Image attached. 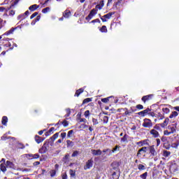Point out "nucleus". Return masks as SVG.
Wrapping results in <instances>:
<instances>
[{
	"mask_svg": "<svg viewBox=\"0 0 179 179\" xmlns=\"http://www.w3.org/2000/svg\"><path fill=\"white\" fill-rule=\"evenodd\" d=\"M39 6H37V4H34L31 6L29 7V9L31 10V12H34V10H36V9H37L38 8H39Z\"/></svg>",
	"mask_w": 179,
	"mask_h": 179,
	"instance_id": "nucleus-15",
	"label": "nucleus"
},
{
	"mask_svg": "<svg viewBox=\"0 0 179 179\" xmlns=\"http://www.w3.org/2000/svg\"><path fill=\"white\" fill-rule=\"evenodd\" d=\"M172 148L177 149V148H178V143H173L171 144Z\"/></svg>",
	"mask_w": 179,
	"mask_h": 179,
	"instance_id": "nucleus-48",
	"label": "nucleus"
},
{
	"mask_svg": "<svg viewBox=\"0 0 179 179\" xmlns=\"http://www.w3.org/2000/svg\"><path fill=\"white\" fill-rule=\"evenodd\" d=\"M107 152H109L108 156H111V150H110V148L104 149L102 150L103 153H107Z\"/></svg>",
	"mask_w": 179,
	"mask_h": 179,
	"instance_id": "nucleus-33",
	"label": "nucleus"
},
{
	"mask_svg": "<svg viewBox=\"0 0 179 179\" xmlns=\"http://www.w3.org/2000/svg\"><path fill=\"white\" fill-rule=\"evenodd\" d=\"M132 113H134V110H128L127 108L125 109V112H124L125 115H131Z\"/></svg>",
	"mask_w": 179,
	"mask_h": 179,
	"instance_id": "nucleus-31",
	"label": "nucleus"
},
{
	"mask_svg": "<svg viewBox=\"0 0 179 179\" xmlns=\"http://www.w3.org/2000/svg\"><path fill=\"white\" fill-rule=\"evenodd\" d=\"M110 97L108 98H103L101 99L102 103H108V100H109Z\"/></svg>",
	"mask_w": 179,
	"mask_h": 179,
	"instance_id": "nucleus-46",
	"label": "nucleus"
},
{
	"mask_svg": "<svg viewBox=\"0 0 179 179\" xmlns=\"http://www.w3.org/2000/svg\"><path fill=\"white\" fill-rule=\"evenodd\" d=\"M168 129L169 130V132L172 134H176L177 131V123L173 124L171 125H169L168 127Z\"/></svg>",
	"mask_w": 179,
	"mask_h": 179,
	"instance_id": "nucleus-5",
	"label": "nucleus"
},
{
	"mask_svg": "<svg viewBox=\"0 0 179 179\" xmlns=\"http://www.w3.org/2000/svg\"><path fill=\"white\" fill-rule=\"evenodd\" d=\"M158 118H159V120H163L164 118V115L159 113V115H158Z\"/></svg>",
	"mask_w": 179,
	"mask_h": 179,
	"instance_id": "nucleus-57",
	"label": "nucleus"
},
{
	"mask_svg": "<svg viewBox=\"0 0 179 179\" xmlns=\"http://www.w3.org/2000/svg\"><path fill=\"white\" fill-rule=\"evenodd\" d=\"M38 164H40V162H34V166H38Z\"/></svg>",
	"mask_w": 179,
	"mask_h": 179,
	"instance_id": "nucleus-64",
	"label": "nucleus"
},
{
	"mask_svg": "<svg viewBox=\"0 0 179 179\" xmlns=\"http://www.w3.org/2000/svg\"><path fill=\"white\" fill-rule=\"evenodd\" d=\"M136 145H138V146H143L144 145H146V141L138 142L136 143Z\"/></svg>",
	"mask_w": 179,
	"mask_h": 179,
	"instance_id": "nucleus-32",
	"label": "nucleus"
},
{
	"mask_svg": "<svg viewBox=\"0 0 179 179\" xmlns=\"http://www.w3.org/2000/svg\"><path fill=\"white\" fill-rule=\"evenodd\" d=\"M0 169L3 173H5V171H6V169H13V170H15L16 166L13 162L10 161H6L5 159L3 158L0 161Z\"/></svg>",
	"mask_w": 179,
	"mask_h": 179,
	"instance_id": "nucleus-1",
	"label": "nucleus"
},
{
	"mask_svg": "<svg viewBox=\"0 0 179 179\" xmlns=\"http://www.w3.org/2000/svg\"><path fill=\"white\" fill-rule=\"evenodd\" d=\"M38 15V13H33L30 19H34V17H36V16H37Z\"/></svg>",
	"mask_w": 179,
	"mask_h": 179,
	"instance_id": "nucleus-52",
	"label": "nucleus"
},
{
	"mask_svg": "<svg viewBox=\"0 0 179 179\" xmlns=\"http://www.w3.org/2000/svg\"><path fill=\"white\" fill-rule=\"evenodd\" d=\"M99 30L100 31H101V33H107V27H106V25H103Z\"/></svg>",
	"mask_w": 179,
	"mask_h": 179,
	"instance_id": "nucleus-27",
	"label": "nucleus"
},
{
	"mask_svg": "<svg viewBox=\"0 0 179 179\" xmlns=\"http://www.w3.org/2000/svg\"><path fill=\"white\" fill-rule=\"evenodd\" d=\"M78 155H79V151H74L72 154V157H76V156H78Z\"/></svg>",
	"mask_w": 179,
	"mask_h": 179,
	"instance_id": "nucleus-45",
	"label": "nucleus"
},
{
	"mask_svg": "<svg viewBox=\"0 0 179 179\" xmlns=\"http://www.w3.org/2000/svg\"><path fill=\"white\" fill-rule=\"evenodd\" d=\"M157 146H159L160 145V138H157Z\"/></svg>",
	"mask_w": 179,
	"mask_h": 179,
	"instance_id": "nucleus-58",
	"label": "nucleus"
},
{
	"mask_svg": "<svg viewBox=\"0 0 179 179\" xmlns=\"http://www.w3.org/2000/svg\"><path fill=\"white\" fill-rule=\"evenodd\" d=\"M178 115V113L177 111H173L172 113L169 115V118H174V117H177Z\"/></svg>",
	"mask_w": 179,
	"mask_h": 179,
	"instance_id": "nucleus-25",
	"label": "nucleus"
},
{
	"mask_svg": "<svg viewBox=\"0 0 179 179\" xmlns=\"http://www.w3.org/2000/svg\"><path fill=\"white\" fill-rule=\"evenodd\" d=\"M69 174H70V176L72 178H75V177L76 176V171L73 170V169H70L69 170Z\"/></svg>",
	"mask_w": 179,
	"mask_h": 179,
	"instance_id": "nucleus-18",
	"label": "nucleus"
},
{
	"mask_svg": "<svg viewBox=\"0 0 179 179\" xmlns=\"http://www.w3.org/2000/svg\"><path fill=\"white\" fill-rule=\"evenodd\" d=\"M162 155H163L164 157H169V156H170V155H171V152L170 151L164 150Z\"/></svg>",
	"mask_w": 179,
	"mask_h": 179,
	"instance_id": "nucleus-19",
	"label": "nucleus"
},
{
	"mask_svg": "<svg viewBox=\"0 0 179 179\" xmlns=\"http://www.w3.org/2000/svg\"><path fill=\"white\" fill-rule=\"evenodd\" d=\"M92 122L93 125H97L99 124V121L97 120V119L95 118H92Z\"/></svg>",
	"mask_w": 179,
	"mask_h": 179,
	"instance_id": "nucleus-41",
	"label": "nucleus"
},
{
	"mask_svg": "<svg viewBox=\"0 0 179 179\" xmlns=\"http://www.w3.org/2000/svg\"><path fill=\"white\" fill-rule=\"evenodd\" d=\"M50 177H55V174H57V171L51 170L50 171Z\"/></svg>",
	"mask_w": 179,
	"mask_h": 179,
	"instance_id": "nucleus-34",
	"label": "nucleus"
},
{
	"mask_svg": "<svg viewBox=\"0 0 179 179\" xmlns=\"http://www.w3.org/2000/svg\"><path fill=\"white\" fill-rule=\"evenodd\" d=\"M90 16H92V17H93V16H94V15H97V10H96V8H93L90 11Z\"/></svg>",
	"mask_w": 179,
	"mask_h": 179,
	"instance_id": "nucleus-24",
	"label": "nucleus"
},
{
	"mask_svg": "<svg viewBox=\"0 0 179 179\" xmlns=\"http://www.w3.org/2000/svg\"><path fill=\"white\" fill-rule=\"evenodd\" d=\"M152 99H153V94H149L143 96L141 100L143 103H146V101H149V100H152Z\"/></svg>",
	"mask_w": 179,
	"mask_h": 179,
	"instance_id": "nucleus-6",
	"label": "nucleus"
},
{
	"mask_svg": "<svg viewBox=\"0 0 179 179\" xmlns=\"http://www.w3.org/2000/svg\"><path fill=\"white\" fill-rule=\"evenodd\" d=\"M93 18V16L90 15V14L88 15V16L86 17V20H91V19Z\"/></svg>",
	"mask_w": 179,
	"mask_h": 179,
	"instance_id": "nucleus-54",
	"label": "nucleus"
},
{
	"mask_svg": "<svg viewBox=\"0 0 179 179\" xmlns=\"http://www.w3.org/2000/svg\"><path fill=\"white\" fill-rule=\"evenodd\" d=\"M136 108H138V110H143V106L138 104L136 106Z\"/></svg>",
	"mask_w": 179,
	"mask_h": 179,
	"instance_id": "nucleus-49",
	"label": "nucleus"
},
{
	"mask_svg": "<svg viewBox=\"0 0 179 179\" xmlns=\"http://www.w3.org/2000/svg\"><path fill=\"white\" fill-rule=\"evenodd\" d=\"M47 150H48V144H47V143H45L43 147L39 150V153H45Z\"/></svg>",
	"mask_w": 179,
	"mask_h": 179,
	"instance_id": "nucleus-8",
	"label": "nucleus"
},
{
	"mask_svg": "<svg viewBox=\"0 0 179 179\" xmlns=\"http://www.w3.org/2000/svg\"><path fill=\"white\" fill-rule=\"evenodd\" d=\"M113 15H114V13H108V14L104 15L103 17H105V19H110Z\"/></svg>",
	"mask_w": 179,
	"mask_h": 179,
	"instance_id": "nucleus-23",
	"label": "nucleus"
},
{
	"mask_svg": "<svg viewBox=\"0 0 179 179\" xmlns=\"http://www.w3.org/2000/svg\"><path fill=\"white\" fill-rule=\"evenodd\" d=\"M149 111H150V109L147 108L143 111L139 112L138 114V115H141V117H145V115L146 114H148V113H149Z\"/></svg>",
	"mask_w": 179,
	"mask_h": 179,
	"instance_id": "nucleus-13",
	"label": "nucleus"
},
{
	"mask_svg": "<svg viewBox=\"0 0 179 179\" xmlns=\"http://www.w3.org/2000/svg\"><path fill=\"white\" fill-rule=\"evenodd\" d=\"M120 148H121L120 145H115V147L111 150V155H113V153H115L117 150H120Z\"/></svg>",
	"mask_w": 179,
	"mask_h": 179,
	"instance_id": "nucleus-22",
	"label": "nucleus"
},
{
	"mask_svg": "<svg viewBox=\"0 0 179 179\" xmlns=\"http://www.w3.org/2000/svg\"><path fill=\"white\" fill-rule=\"evenodd\" d=\"M103 6H101L100 4H97L96 6V9H99V10H101V9H103Z\"/></svg>",
	"mask_w": 179,
	"mask_h": 179,
	"instance_id": "nucleus-51",
	"label": "nucleus"
},
{
	"mask_svg": "<svg viewBox=\"0 0 179 179\" xmlns=\"http://www.w3.org/2000/svg\"><path fill=\"white\" fill-rule=\"evenodd\" d=\"M122 142H128V135L124 134V136L121 138Z\"/></svg>",
	"mask_w": 179,
	"mask_h": 179,
	"instance_id": "nucleus-29",
	"label": "nucleus"
},
{
	"mask_svg": "<svg viewBox=\"0 0 179 179\" xmlns=\"http://www.w3.org/2000/svg\"><path fill=\"white\" fill-rule=\"evenodd\" d=\"M19 3V0H13L11 1V5L10 6V8H5L4 7H0V12H8V10H9L11 8H13V6H15V5H17V3Z\"/></svg>",
	"mask_w": 179,
	"mask_h": 179,
	"instance_id": "nucleus-4",
	"label": "nucleus"
},
{
	"mask_svg": "<svg viewBox=\"0 0 179 179\" xmlns=\"http://www.w3.org/2000/svg\"><path fill=\"white\" fill-rule=\"evenodd\" d=\"M61 138L62 139H65V138H66V133H65V132L62 133L61 134Z\"/></svg>",
	"mask_w": 179,
	"mask_h": 179,
	"instance_id": "nucleus-53",
	"label": "nucleus"
},
{
	"mask_svg": "<svg viewBox=\"0 0 179 179\" xmlns=\"http://www.w3.org/2000/svg\"><path fill=\"white\" fill-rule=\"evenodd\" d=\"M2 124L3 125H6L7 122H8V117L6 116H3L2 117V120H1Z\"/></svg>",
	"mask_w": 179,
	"mask_h": 179,
	"instance_id": "nucleus-21",
	"label": "nucleus"
},
{
	"mask_svg": "<svg viewBox=\"0 0 179 179\" xmlns=\"http://www.w3.org/2000/svg\"><path fill=\"white\" fill-rule=\"evenodd\" d=\"M101 20H102V22H107V18L104 17V16L101 17Z\"/></svg>",
	"mask_w": 179,
	"mask_h": 179,
	"instance_id": "nucleus-59",
	"label": "nucleus"
},
{
	"mask_svg": "<svg viewBox=\"0 0 179 179\" xmlns=\"http://www.w3.org/2000/svg\"><path fill=\"white\" fill-rule=\"evenodd\" d=\"M69 159V155L67 154V155H66L65 157H64V160H68Z\"/></svg>",
	"mask_w": 179,
	"mask_h": 179,
	"instance_id": "nucleus-60",
	"label": "nucleus"
},
{
	"mask_svg": "<svg viewBox=\"0 0 179 179\" xmlns=\"http://www.w3.org/2000/svg\"><path fill=\"white\" fill-rule=\"evenodd\" d=\"M80 122H86V119L85 118H80Z\"/></svg>",
	"mask_w": 179,
	"mask_h": 179,
	"instance_id": "nucleus-61",
	"label": "nucleus"
},
{
	"mask_svg": "<svg viewBox=\"0 0 179 179\" xmlns=\"http://www.w3.org/2000/svg\"><path fill=\"white\" fill-rule=\"evenodd\" d=\"M63 16H64V17H66V18L69 17V16H71V11L69 10H66L63 13Z\"/></svg>",
	"mask_w": 179,
	"mask_h": 179,
	"instance_id": "nucleus-17",
	"label": "nucleus"
},
{
	"mask_svg": "<svg viewBox=\"0 0 179 179\" xmlns=\"http://www.w3.org/2000/svg\"><path fill=\"white\" fill-rule=\"evenodd\" d=\"M170 121V119H169V117H166L164 122L161 123L159 125L160 127H162V128H166V127H167V125H169V122Z\"/></svg>",
	"mask_w": 179,
	"mask_h": 179,
	"instance_id": "nucleus-11",
	"label": "nucleus"
},
{
	"mask_svg": "<svg viewBox=\"0 0 179 179\" xmlns=\"http://www.w3.org/2000/svg\"><path fill=\"white\" fill-rule=\"evenodd\" d=\"M103 121L104 124H107L108 122V116H104L103 119Z\"/></svg>",
	"mask_w": 179,
	"mask_h": 179,
	"instance_id": "nucleus-42",
	"label": "nucleus"
},
{
	"mask_svg": "<svg viewBox=\"0 0 179 179\" xmlns=\"http://www.w3.org/2000/svg\"><path fill=\"white\" fill-rule=\"evenodd\" d=\"M90 167H93V160L90 159L86 162V165L84 166L85 170H87L90 169Z\"/></svg>",
	"mask_w": 179,
	"mask_h": 179,
	"instance_id": "nucleus-7",
	"label": "nucleus"
},
{
	"mask_svg": "<svg viewBox=\"0 0 179 179\" xmlns=\"http://www.w3.org/2000/svg\"><path fill=\"white\" fill-rule=\"evenodd\" d=\"M141 178L142 179H146L148 177V172H145L140 176Z\"/></svg>",
	"mask_w": 179,
	"mask_h": 179,
	"instance_id": "nucleus-37",
	"label": "nucleus"
},
{
	"mask_svg": "<svg viewBox=\"0 0 179 179\" xmlns=\"http://www.w3.org/2000/svg\"><path fill=\"white\" fill-rule=\"evenodd\" d=\"M164 135L166 136H169V135H171V133L169 131V129L164 131Z\"/></svg>",
	"mask_w": 179,
	"mask_h": 179,
	"instance_id": "nucleus-38",
	"label": "nucleus"
},
{
	"mask_svg": "<svg viewBox=\"0 0 179 179\" xmlns=\"http://www.w3.org/2000/svg\"><path fill=\"white\" fill-rule=\"evenodd\" d=\"M148 150V147H143L140 150H138V153H137V157H141V155L143 153H146Z\"/></svg>",
	"mask_w": 179,
	"mask_h": 179,
	"instance_id": "nucleus-9",
	"label": "nucleus"
},
{
	"mask_svg": "<svg viewBox=\"0 0 179 179\" xmlns=\"http://www.w3.org/2000/svg\"><path fill=\"white\" fill-rule=\"evenodd\" d=\"M8 15L9 16H13L15 15V10H10Z\"/></svg>",
	"mask_w": 179,
	"mask_h": 179,
	"instance_id": "nucleus-47",
	"label": "nucleus"
},
{
	"mask_svg": "<svg viewBox=\"0 0 179 179\" xmlns=\"http://www.w3.org/2000/svg\"><path fill=\"white\" fill-rule=\"evenodd\" d=\"M99 5H101V6H104V0H101L99 3Z\"/></svg>",
	"mask_w": 179,
	"mask_h": 179,
	"instance_id": "nucleus-62",
	"label": "nucleus"
},
{
	"mask_svg": "<svg viewBox=\"0 0 179 179\" xmlns=\"http://www.w3.org/2000/svg\"><path fill=\"white\" fill-rule=\"evenodd\" d=\"M91 23H100V20L99 19L94 20L91 22Z\"/></svg>",
	"mask_w": 179,
	"mask_h": 179,
	"instance_id": "nucleus-55",
	"label": "nucleus"
},
{
	"mask_svg": "<svg viewBox=\"0 0 179 179\" xmlns=\"http://www.w3.org/2000/svg\"><path fill=\"white\" fill-rule=\"evenodd\" d=\"M143 127L144 128H152L153 127V122L150 119L145 118L143 120Z\"/></svg>",
	"mask_w": 179,
	"mask_h": 179,
	"instance_id": "nucleus-3",
	"label": "nucleus"
},
{
	"mask_svg": "<svg viewBox=\"0 0 179 179\" xmlns=\"http://www.w3.org/2000/svg\"><path fill=\"white\" fill-rule=\"evenodd\" d=\"M59 135V133H56L52 137L51 139L52 141H55V139H57V138H58V136Z\"/></svg>",
	"mask_w": 179,
	"mask_h": 179,
	"instance_id": "nucleus-36",
	"label": "nucleus"
},
{
	"mask_svg": "<svg viewBox=\"0 0 179 179\" xmlns=\"http://www.w3.org/2000/svg\"><path fill=\"white\" fill-rule=\"evenodd\" d=\"M150 153L152 155V156H156L157 155L154 145L150 147Z\"/></svg>",
	"mask_w": 179,
	"mask_h": 179,
	"instance_id": "nucleus-12",
	"label": "nucleus"
},
{
	"mask_svg": "<svg viewBox=\"0 0 179 179\" xmlns=\"http://www.w3.org/2000/svg\"><path fill=\"white\" fill-rule=\"evenodd\" d=\"M55 130V128L54 127H51L49 130V132L51 133V132H54V131Z\"/></svg>",
	"mask_w": 179,
	"mask_h": 179,
	"instance_id": "nucleus-63",
	"label": "nucleus"
},
{
	"mask_svg": "<svg viewBox=\"0 0 179 179\" xmlns=\"http://www.w3.org/2000/svg\"><path fill=\"white\" fill-rule=\"evenodd\" d=\"M138 170H145L146 167L143 164H138Z\"/></svg>",
	"mask_w": 179,
	"mask_h": 179,
	"instance_id": "nucleus-35",
	"label": "nucleus"
},
{
	"mask_svg": "<svg viewBox=\"0 0 179 179\" xmlns=\"http://www.w3.org/2000/svg\"><path fill=\"white\" fill-rule=\"evenodd\" d=\"M16 30V28H11L10 30L4 33V36H10V34H13V31Z\"/></svg>",
	"mask_w": 179,
	"mask_h": 179,
	"instance_id": "nucleus-16",
	"label": "nucleus"
},
{
	"mask_svg": "<svg viewBox=\"0 0 179 179\" xmlns=\"http://www.w3.org/2000/svg\"><path fill=\"white\" fill-rule=\"evenodd\" d=\"M67 146H73V142H72L71 140L66 141Z\"/></svg>",
	"mask_w": 179,
	"mask_h": 179,
	"instance_id": "nucleus-39",
	"label": "nucleus"
},
{
	"mask_svg": "<svg viewBox=\"0 0 179 179\" xmlns=\"http://www.w3.org/2000/svg\"><path fill=\"white\" fill-rule=\"evenodd\" d=\"M90 101H92V99L91 98H87V99L83 100V104H87V103H90Z\"/></svg>",
	"mask_w": 179,
	"mask_h": 179,
	"instance_id": "nucleus-30",
	"label": "nucleus"
},
{
	"mask_svg": "<svg viewBox=\"0 0 179 179\" xmlns=\"http://www.w3.org/2000/svg\"><path fill=\"white\" fill-rule=\"evenodd\" d=\"M160 129H162L157 124L150 131V134L152 135V138H159L160 136V134H159Z\"/></svg>",
	"mask_w": 179,
	"mask_h": 179,
	"instance_id": "nucleus-2",
	"label": "nucleus"
},
{
	"mask_svg": "<svg viewBox=\"0 0 179 179\" xmlns=\"http://www.w3.org/2000/svg\"><path fill=\"white\" fill-rule=\"evenodd\" d=\"M62 125L64 127H68V125H69V123H68V121L66 120H64L62 122Z\"/></svg>",
	"mask_w": 179,
	"mask_h": 179,
	"instance_id": "nucleus-43",
	"label": "nucleus"
},
{
	"mask_svg": "<svg viewBox=\"0 0 179 179\" xmlns=\"http://www.w3.org/2000/svg\"><path fill=\"white\" fill-rule=\"evenodd\" d=\"M27 157H32V159H38V157H40V155H38V154H35V155L28 154Z\"/></svg>",
	"mask_w": 179,
	"mask_h": 179,
	"instance_id": "nucleus-20",
	"label": "nucleus"
},
{
	"mask_svg": "<svg viewBox=\"0 0 179 179\" xmlns=\"http://www.w3.org/2000/svg\"><path fill=\"white\" fill-rule=\"evenodd\" d=\"M35 141H36V143H41V142H43V141H44V138H43L41 136H36Z\"/></svg>",
	"mask_w": 179,
	"mask_h": 179,
	"instance_id": "nucleus-14",
	"label": "nucleus"
},
{
	"mask_svg": "<svg viewBox=\"0 0 179 179\" xmlns=\"http://www.w3.org/2000/svg\"><path fill=\"white\" fill-rule=\"evenodd\" d=\"M80 93H83V89H80L76 92L75 96H77V97H79Z\"/></svg>",
	"mask_w": 179,
	"mask_h": 179,
	"instance_id": "nucleus-28",
	"label": "nucleus"
},
{
	"mask_svg": "<svg viewBox=\"0 0 179 179\" xmlns=\"http://www.w3.org/2000/svg\"><path fill=\"white\" fill-rule=\"evenodd\" d=\"M62 179H68V175H66V173H64L62 176Z\"/></svg>",
	"mask_w": 179,
	"mask_h": 179,
	"instance_id": "nucleus-56",
	"label": "nucleus"
},
{
	"mask_svg": "<svg viewBox=\"0 0 179 179\" xmlns=\"http://www.w3.org/2000/svg\"><path fill=\"white\" fill-rule=\"evenodd\" d=\"M85 118H87L90 115V110H86L84 113Z\"/></svg>",
	"mask_w": 179,
	"mask_h": 179,
	"instance_id": "nucleus-40",
	"label": "nucleus"
},
{
	"mask_svg": "<svg viewBox=\"0 0 179 179\" xmlns=\"http://www.w3.org/2000/svg\"><path fill=\"white\" fill-rule=\"evenodd\" d=\"M48 10H50V8L49 7L43 8L42 10V12H43V13H47V12H48Z\"/></svg>",
	"mask_w": 179,
	"mask_h": 179,
	"instance_id": "nucleus-50",
	"label": "nucleus"
},
{
	"mask_svg": "<svg viewBox=\"0 0 179 179\" xmlns=\"http://www.w3.org/2000/svg\"><path fill=\"white\" fill-rule=\"evenodd\" d=\"M72 134H73V130L69 131L67 134V138H71V136H72Z\"/></svg>",
	"mask_w": 179,
	"mask_h": 179,
	"instance_id": "nucleus-44",
	"label": "nucleus"
},
{
	"mask_svg": "<svg viewBox=\"0 0 179 179\" xmlns=\"http://www.w3.org/2000/svg\"><path fill=\"white\" fill-rule=\"evenodd\" d=\"M91 152L92 155H93V156H100L101 155V153H103V152H101V150H91Z\"/></svg>",
	"mask_w": 179,
	"mask_h": 179,
	"instance_id": "nucleus-10",
	"label": "nucleus"
},
{
	"mask_svg": "<svg viewBox=\"0 0 179 179\" xmlns=\"http://www.w3.org/2000/svg\"><path fill=\"white\" fill-rule=\"evenodd\" d=\"M162 111H163L164 114H169V113H170V109L169 108L164 107L162 108Z\"/></svg>",
	"mask_w": 179,
	"mask_h": 179,
	"instance_id": "nucleus-26",
	"label": "nucleus"
}]
</instances>
